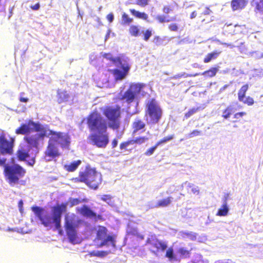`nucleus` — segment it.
I'll list each match as a JSON object with an SVG mask.
<instances>
[{
    "label": "nucleus",
    "instance_id": "nucleus-59",
    "mask_svg": "<svg viewBox=\"0 0 263 263\" xmlns=\"http://www.w3.org/2000/svg\"><path fill=\"white\" fill-rule=\"evenodd\" d=\"M118 145V140L117 139H114L111 142L112 148H115Z\"/></svg>",
    "mask_w": 263,
    "mask_h": 263
},
{
    "label": "nucleus",
    "instance_id": "nucleus-33",
    "mask_svg": "<svg viewBox=\"0 0 263 263\" xmlns=\"http://www.w3.org/2000/svg\"><path fill=\"white\" fill-rule=\"evenodd\" d=\"M129 33L131 36H138L140 35V29L136 25H132L129 28Z\"/></svg>",
    "mask_w": 263,
    "mask_h": 263
},
{
    "label": "nucleus",
    "instance_id": "nucleus-57",
    "mask_svg": "<svg viewBox=\"0 0 263 263\" xmlns=\"http://www.w3.org/2000/svg\"><path fill=\"white\" fill-rule=\"evenodd\" d=\"M18 208H19V210L22 213L23 212V200H20L19 201H18Z\"/></svg>",
    "mask_w": 263,
    "mask_h": 263
},
{
    "label": "nucleus",
    "instance_id": "nucleus-50",
    "mask_svg": "<svg viewBox=\"0 0 263 263\" xmlns=\"http://www.w3.org/2000/svg\"><path fill=\"white\" fill-rule=\"evenodd\" d=\"M112 199V196L110 195H103L101 197V200L106 202L107 203H109L111 201Z\"/></svg>",
    "mask_w": 263,
    "mask_h": 263
},
{
    "label": "nucleus",
    "instance_id": "nucleus-9",
    "mask_svg": "<svg viewBox=\"0 0 263 263\" xmlns=\"http://www.w3.org/2000/svg\"><path fill=\"white\" fill-rule=\"evenodd\" d=\"M145 245L149 246V251L155 255H158L160 253L164 252L167 248L166 241L159 239L155 235L147 238Z\"/></svg>",
    "mask_w": 263,
    "mask_h": 263
},
{
    "label": "nucleus",
    "instance_id": "nucleus-6",
    "mask_svg": "<svg viewBox=\"0 0 263 263\" xmlns=\"http://www.w3.org/2000/svg\"><path fill=\"white\" fill-rule=\"evenodd\" d=\"M145 116L149 118L148 124L155 125L158 123L162 116V109L155 99H151L146 104Z\"/></svg>",
    "mask_w": 263,
    "mask_h": 263
},
{
    "label": "nucleus",
    "instance_id": "nucleus-44",
    "mask_svg": "<svg viewBox=\"0 0 263 263\" xmlns=\"http://www.w3.org/2000/svg\"><path fill=\"white\" fill-rule=\"evenodd\" d=\"M107 254V253L106 251H93L90 253V255L91 256H97V257H104Z\"/></svg>",
    "mask_w": 263,
    "mask_h": 263
},
{
    "label": "nucleus",
    "instance_id": "nucleus-29",
    "mask_svg": "<svg viewBox=\"0 0 263 263\" xmlns=\"http://www.w3.org/2000/svg\"><path fill=\"white\" fill-rule=\"evenodd\" d=\"M69 98V95L66 91L59 90L58 91V99L59 103L66 101Z\"/></svg>",
    "mask_w": 263,
    "mask_h": 263
},
{
    "label": "nucleus",
    "instance_id": "nucleus-23",
    "mask_svg": "<svg viewBox=\"0 0 263 263\" xmlns=\"http://www.w3.org/2000/svg\"><path fill=\"white\" fill-rule=\"evenodd\" d=\"M103 57L106 59L111 61L115 66H118L119 63H120L121 61L125 59L123 56H120L118 57L114 58L111 55V54L109 53H105Z\"/></svg>",
    "mask_w": 263,
    "mask_h": 263
},
{
    "label": "nucleus",
    "instance_id": "nucleus-32",
    "mask_svg": "<svg viewBox=\"0 0 263 263\" xmlns=\"http://www.w3.org/2000/svg\"><path fill=\"white\" fill-rule=\"evenodd\" d=\"M87 201V199H81L80 198H69L68 199V202L70 203V206L72 207L74 205H78L81 202H86Z\"/></svg>",
    "mask_w": 263,
    "mask_h": 263
},
{
    "label": "nucleus",
    "instance_id": "nucleus-13",
    "mask_svg": "<svg viewBox=\"0 0 263 263\" xmlns=\"http://www.w3.org/2000/svg\"><path fill=\"white\" fill-rule=\"evenodd\" d=\"M77 211L82 216L85 217L93 219L95 221H97L98 220H104L102 215L97 214L86 205H83L81 208H78Z\"/></svg>",
    "mask_w": 263,
    "mask_h": 263
},
{
    "label": "nucleus",
    "instance_id": "nucleus-21",
    "mask_svg": "<svg viewBox=\"0 0 263 263\" xmlns=\"http://www.w3.org/2000/svg\"><path fill=\"white\" fill-rule=\"evenodd\" d=\"M133 132L137 133L138 131L144 129L145 127V123L140 119H136L132 124Z\"/></svg>",
    "mask_w": 263,
    "mask_h": 263
},
{
    "label": "nucleus",
    "instance_id": "nucleus-45",
    "mask_svg": "<svg viewBox=\"0 0 263 263\" xmlns=\"http://www.w3.org/2000/svg\"><path fill=\"white\" fill-rule=\"evenodd\" d=\"M255 11L263 12V0H259L255 3Z\"/></svg>",
    "mask_w": 263,
    "mask_h": 263
},
{
    "label": "nucleus",
    "instance_id": "nucleus-10",
    "mask_svg": "<svg viewBox=\"0 0 263 263\" xmlns=\"http://www.w3.org/2000/svg\"><path fill=\"white\" fill-rule=\"evenodd\" d=\"M144 87L142 84H134L131 85L125 91L121 100H124L127 104L133 102L138 97L141 89Z\"/></svg>",
    "mask_w": 263,
    "mask_h": 263
},
{
    "label": "nucleus",
    "instance_id": "nucleus-62",
    "mask_svg": "<svg viewBox=\"0 0 263 263\" xmlns=\"http://www.w3.org/2000/svg\"><path fill=\"white\" fill-rule=\"evenodd\" d=\"M197 14V12H196V11H194L192 12L191 13V14L190 18H191V19L194 18L195 17H196Z\"/></svg>",
    "mask_w": 263,
    "mask_h": 263
},
{
    "label": "nucleus",
    "instance_id": "nucleus-18",
    "mask_svg": "<svg viewBox=\"0 0 263 263\" xmlns=\"http://www.w3.org/2000/svg\"><path fill=\"white\" fill-rule=\"evenodd\" d=\"M247 4V0H232L231 6L233 11H236L243 9Z\"/></svg>",
    "mask_w": 263,
    "mask_h": 263
},
{
    "label": "nucleus",
    "instance_id": "nucleus-37",
    "mask_svg": "<svg viewBox=\"0 0 263 263\" xmlns=\"http://www.w3.org/2000/svg\"><path fill=\"white\" fill-rule=\"evenodd\" d=\"M212 13V10L209 7H206L204 11L200 14L199 17L202 22H206L205 17L211 15Z\"/></svg>",
    "mask_w": 263,
    "mask_h": 263
},
{
    "label": "nucleus",
    "instance_id": "nucleus-25",
    "mask_svg": "<svg viewBox=\"0 0 263 263\" xmlns=\"http://www.w3.org/2000/svg\"><path fill=\"white\" fill-rule=\"evenodd\" d=\"M29 154L28 151H27L24 148H21L16 152V157L19 161H25L26 158L29 157Z\"/></svg>",
    "mask_w": 263,
    "mask_h": 263
},
{
    "label": "nucleus",
    "instance_id": "nucleus-28",
    "mask_svg": "<svg viewBox=\"0 0 263 263\" xmlns=\"http://www.w3.org/2000/svg\"><path fill=\"white\" fill-rule=\"evenodd\" d=\"M221 53V51H215L208 53L204 58L203 62L205 63L210 62L212 60L215 59Z\"/></svg>",
    "mask_w": 263,
    "mask_h": 263
},
{
    "label": "nucleus",
    "instance_id": "nucleus-51",
    "mask_svg": "<svg viewBox=\"0 0 263 263\" xmlns=\"http://www.w3.org/2000/svg\"><path fill=\"white\" fill-rule=\"evenodd\" d=\"M130 144H132L130 140L121 143L120 145V148L121 149H126V147Z\"/></svg>",
    "mask_w": 263,
    "mask_h": 263
},
{
    "label": "nucleus",
    "instance_id": "nucleus-40",
    "mask_svg": "<svg viewBox=\"0 0 263 263\" xmlns=\"http://www.w3.org/2000/svg\"><path fill=\"white\" fill-rule=\"evenodd\" d=\"M148 140V138L146 137H139L135 139L130 140L132 144H141L144 143L145 141Z\"/></svg>",
    "mask_w": 263,
    "mask_h": 263
},
{
    "label": "nucleus",
    "instance_id": "nucleus-41",
    "mask_svg": "<svg viewBox=\"0 0 263 263\" xmlns=\"http://www.w3.org/2000/svg\"><path fill=\"white\" fill-rule=\"evenodd\" d=\"M157 21L160 23H166V22H169L170 21H175V18H173L171 20L170 19H166V17L164 15H157L156 17Z\"/></svg>",
    "mask_w": 263,
    "mask_h": 263
},
{
    "label": "nucleus",
    "instance_id": "nucleus-36",
    "mask_svg": "<svg viewBox=\"0 0 263 263\" xmlns=\"http://www.w3.org/2000/svg\"><path fill=\"white\" fill-rule=\"evenodd\" d=\"M200 109V107H193L184 114V118L187 119Z\"/></svg>",
    "mask_w": 263,
    "mask_h": 263
},
{
    "label": "nucleus",
    "instance_id": "nucleus-22",
    "mask_svg": "<svg viewBox=\"0 0 263 263\" xmlns=\"http://www.w3.org/2000/svg\"><path fill=\"white\" fill-rule=\"evenodd\" d=\"M81 163V161L80 160H78L77 161H74L70 163V164H66L64 166V169L68 172H72L76 171L78 166Z\"/></svg>",
    "mask_w": 263,
    "mask_h": 263
},
{
    "label": "nucleus",
    "instance_id": "nucleus-8",
    "mask_svg": "<svg viewBox=\"0 0 263 263\" xmlns=\"http://www.w3.org/2000/svg\"><path fill=\"white\" fill-rule=\"evenodd\" d=\"M75 215H68L65 216L64 227L68 236V239L72 243H76L78 238L76 228L77 224L74 220Z\"/></svg>",
    "mask_w": 263,
    "mask_h": 263
},
{
    "label": "nucleus",
    "instance_id": "nucleus-43",
    "mask_svg": "<svg viewBox=\"0 0 263 263\" xmlns=\"http://www.w3.org/2000/svg\"><path fill=\"white\" fill-rule=\"evenodd\" d=\"M122 20L123 24H129L133 22V18L129 17L128 15L125 13L122 14Z\"/></svg>",
    "mask_w": 263,
    "mask_h": 263
},
{
    "label": "nucleus",
    "instance_id": "nucleus-1",
    "mask_svg": "<svg viewBox=\"0 0 263 263\" xmlns=\"http://www.w3.org/2000/svg\"><path fill=\"white\" fill-rule=\"evenodd\" d=\"M87 126L92 132L88 136L91 143L99 148H105L109 142L107 133V123L97 111L90 112L86 118Z\"/></svg>",
    "mask_w": 263,
    "mask_h": 263
},
{
    "label": "nucleus",
    "instance_id": "nucleus-55",
    "mask_svg": "<svg viewBox=\"0 0 263 263\" xmlns=\"http://www.w3.org/2000/svg\"><path fill=\"white\" fill-rule=\"evenodd\" d=\"M106 18L109 23H111L114 20V16L113 14L110 13L107 15Z\"/></svg>",
    "mask_w": 263,
    "mask_h": 263
},
{
    "label": "nucleus",
    "instance_id": "nucleus-46",
    "mask_svg": "<svg viewBox=\"0 0 263 263\" xmlns=\"http://www.w3.org/2000/svg\"><path fill=\"white\" fill-rule=\"evenodd\" d=\"M201 134H202V132L201 130H199L197 129H194L193 131L191 132L190 133H189L187 137H188V138H191L194 137L201 135Z\"/></svg>",
    "mask_w": 263,
    "mask_h": 263
},
{
    "label": "nucleus",
    "instance_id": "nucleus-61",
    "mask_svg": "<svg viewBox=\"0 0 263 263\" xmlns=\"http://www.w3.org/2000/svg\"><path fill=\"white\" fill-rule=\"evenodd\" d=\"M186 236L190 237L191 239H196V236L192 234L191 233H186L185 234Z\"/></svg>",
    "mask_w": 263,
    "mask_h": 263
},
{
    "label": "nucleus",
    "instance_id": "nucleus-19",
    "mask_svg": "<svg viewBox=\"0 0 263 263\" xmlns=\"http://www.w3.org/2000/svg\"><path fill=\"white\" fill-rule=\"evenodd\" d=\"M228 197L229 195L227 194L224 198L223 204H222L221 207L218 209L216 213L217 216H225L227 215L229 211V206L227 203Z\"/></svg>",
    "mask_w": 263,
    "mask_h": 263
},
{
    "label": "nucleus",
    "instance_id": "nucleus-39",
    "mask_svg": "<svg viewBox=\"0 0 263 263\" xmlns=\"http://www.w3.org/2000/svg\"><path fill=\"white\" fill-rule=\"evenodd\" d=\"M174 136L173 135H168L167 136L163 137L162 139L157 141L156 143L159 146V145H161L163 143H166L172 140L174 138Z\"/></svg>",
    "mask_w": 263,
    "mask_h": 263
},
{
    "label": "nucleus",
    "instance_id": "nucleus-20",
    "mask_svg": "<svg viewBox=\"0 0 263 263\" xmlns=\"http://www.w3.org/2000/svg\"><path fill=\"white\" fill-rule=\"evenodd\" d=\"M172 200L171 196L167 197L166 198L159 200L154 205V208H164L168 206L171 204Z\"/></svg>",
    "mask_w": 263,
    "mask_h": 263
},
{
    "label": "nucleus",
    "instance_id": "nucleus-49",
    "mask_svg": "<svg viewBox=\"0 0 263 263\" xmlns=\"http://www.w3.org/2000/svg\"><path fill=\"white\" fill-rule=\"evenodd\" d=\"M168 29L171 31H178V26L176 23H171L168 26Z\"/></svg>",
    "mask_w": 263,
    "mask_h": 263
},
{
    "label": "nucleus",
    "instance_id": "nucleus-11",
    "mask_svg": "<svg viewBox=\"0 0 263 263\" xmlns=\"http://www.w3.org/2000/svg\"><path fill=\"white\" fill-rule=\"evenodd\" d=\"M15 139L10 138L7 140L4 132L0 134V154L3 155H11L13 154Z\"/></svg>",
    "mask_w": 263,
    "mask_h": 263
},
{
    "label": "nucleus",
    "instance_id": "nucleus-47",
    "mask_svg": "<svg viewBox=\"0 0 263 263\" xmlns=\"http://www.w3.org/2000/svg\"><path fill=\"white\" fill-rule=\"evenodd\" d=\"M158 147V146L156 143L154 146H153L152 147H150L149 148L147 149L146 151V152H145V155L148 156L152 155Z\"/></svg>",
    "mask_w": 263,
    "mask_h": 263
},
{
    "label": "nucleus",
    "instance_id": "nucleus-63",
    "mask_svg": "<svg viewBox=\"0 0 263 263\" xmlns=\"http://www.w3.org/2000/svg\"><path fill=\"white\" fill-rule=\"evenodd\" d=\"M34 163H35V160H34V159H32L31 162H29V164L31 165H32L34 164Z\"/></svg>",
    "mask_w": 263,
    "mask_h": 263
},
{
    "label": "nucleus",
    "instance_id": "nucleus-38",
    "mask_svg": "<svg viewBox=\"0 0 263 263\" xmlns=\"http://www.w3.org/2000/svg\"><path fill=\"white\" fill-rule=\"evenodd\" d=\"M217 71H218V69L217 68L212 67V68H210V69L204 71L202 73V74L206 75L209 77H213L216 75Z\"/></svg>",
    "mask_w": 263,
    "mask_h": 263
},
{
    "label": "nucleus",
    "instance_id": "nucleus-64",
    "mask_svg": "<svg viewBox=\"0 0 263 263\" xmlns=\"http://www.w3.org/2000/svg\"><path fill=\"white\" fill-rule=\"evenodd\" d=\"M211 21H212L211 20H209V21H207L206 23L209 22H211Z\"/></svg>",
    "mask_w": 263,
    "mask_h": 263
},
{
    "label": "nucleus",
    "instance_id": "nucleus-3",
    "mask_svg": "<svg viewBox=\"0 0 263 263\" xmlns=\"http://www.w3.org/2000/svg\"><path fill=\"white\" fill-rule=\"evenodd\" d=\"M6 158L0 159V166L4 167V175L8 183L13 186L19 184L21 179L24 177L26 171L18 164L9 165L6 164Z\"/></svg>",
    "mask_w": 263,
    "mask_h": 263
},
{
    "label": "nucleus",
    "instance_id": "nucleus-30",
    "mask_svg": "<svg viewBox=\"0 0 263 263\" xmlns=\"http://www.w3.org/2000/svg\"><path fill=\"white\" fill-rule=\"evenodd\" d=\"M192 250V249H191L190 250H187L184 248H180L178 249L177 253L182 258H189L190 256L191 251Z\"/></svg>",
    "mask_w": 263,
    "mask_h": 263
},
{
    "label": "nucleus",
    "instance_id": "nucleus-58",
    "mask_svg": "<svg viewBox=\"0 0 263 263\" xmlns=\"http://www.w3.org/2000/svg\"><path fill=\"white\" fill-rule=\"evenodd\" d=\"M190 263H203V260L202 259L201 256L200 255L199 259L197 260H192Z\"/></svg>",
    "mask_w": 263,
    "mask_h": 263
},
{
    "label": "nucleus",
    "instance_id": "nucleus-17",
    "mask_svg": "<svg viewBox=\"0 0 263 263\" xmlns=\"http://www.w3.org/2000/svg\"><path fill=\"white\" fill-rule=\"evenodd\" d=\"M24 139L31 147L35 148H37L39 145V141L42 140L41 137L36 134L34 135L25 137Z\"/></svg>",
    "mask_w": 263,
    "mask_h": 263
},
{
    "label": "nucleus",
    "instance_id": "nucleus-42",
    "mask_svg": "<svg viewBox=\"0 0 263 263\" xmlns=\"http://www.w3.org/2000/svg\"><path fill=\"white\" fill-rule=\"evenodd\" d=\"M247 115V113L245 111L238 112L235 114L233 116V118L235 119V120L233 121V122H240L241 118H242L243 116Z\"/></svg>",
    "mask_w": 263,
    "mask_h": 263
},
{
    "label": "nucleus",
    "instance_id": "nucleus-12",
    "mask_svg": "<svg viewBox=\"0 0 263 263\" xmlns=\"http://www.w3.org/2000/svg\"><path fill=\"white\" fill-rule=\"evenodd\" d=\"M118 67L122 68V70L115 69L112 70V74L114 75L116 80H121L126 77L130 69V66L128 63L127 58L124 59L119 63Z\"/></svg>",
    "mask_w": 263,
    "mask_h": 263
},
{
    "label": "nucleus",
    "instance_id": "nucleus-35",
    "mask_svg": "<svg viewBox=\"0 0 263 263\" xmlns=\"http://www.w3.org/2000/svg\"><path fill=\"white\" fill-rule=\"evenodd\" d=\"M165 256L168 258L170 261L177 260L176 256L174 253V250L172 247H170L167 249Z\"/></svg>",
    "mask_w": 263,
    "mask_h": 263
},
{
    "label": "nucleus",
    "instance_id": "nucleus-5",
    "mask_svg": "<svg viewBox=\"0 0 263 263\" xmlns=\"http://www.w3.org/2000/svg\"><path fill=\"white\" fill-rule=\"evenodd\" d=\"M122 108L120 105L106 106L102 109L103 115L108 120L107 127L113 130L118 129L121 125Z\"/></svg>",
    "mask_w": 263,
    "mask_h": 263
},
{
    "label": "nucleus",
    "instance_id": "nucleus-14",
    "mask_svg": "<svg viewBox=\"0 0 263 263\" xmlns=\"http://www.w3.org/2000/svg\"><path fill=\"white\" fill-rule=\"evenodd\" d=\"M249 86L248 84L242 85L238 91V100L239 101L242 102L248 106H252L254 103L253 98L248 96L246 98V95L248 90Z\"/></svg>",
    "mask_w": 263,
    "mask_h": 263
},
{
    "label": "nucleus",
    "instance_id": "nucleus-56",
    "mask_svg": "<svg viewBox=\"0 0 263 263\" xmlns=\"http://www.w3.org/2000/svg\"><path fill=\"white\" fill-rule=\"evenodd\" d=\"M40 7V5L39 3H36L34 5H32L30 6V8L33 10H37L39 9Z\"/></svg>",
    "mask_w": 263,
    "mask_h": 263
},
{
    "label": "nucleus",
    "instance_id": "nucleus-31",
    "mask_svg": "<svg viewBox=\"0 0 263 263\" xmlns=\"http://www.w3.org/2000/svg\"><path fill=\"white\" fill-rule=\"evenodd\" d=\"M233 112V107L231 105L228 106L223 111L222 117L224 119H229Z\"/></svg>",
    "mask_w": 263,
    "mask_h": 263
},
{
    "label": "nucleus",
    "instance_id": "nucleus-52",
    "mask_svg": "<svg viewBox=\"0 0 263 263\" xmlns=\"http://www.w3.org/2000/svg\"><path fill=\"white\" fill-rule=\"evenodd\" d=\"M148 3V0H136V4L141 7H145Z\"/></svg>",
    "mask_w": 263,
    "mask_h": 263
},
{
    "label": "nucleus",
    "instance_id": "nucleus-16",
    "mask_svg": "<svg viewBox=\"0 0 263 263\" xmlns=\"http://www.w3.org/2000/svg\"><path fill=\"white\" fill-rule=\"evenodd\" d=\"M29 125L33 126L34 131L40 132L39 134H37L36 135H39V136H40L41 137L42 140H43L44 138L46 135L47 131L46 129L40 124L35 123L31 120L29 121Z\"/></svg>",
    "mask_w": 263,
    "mask_h": 263
},
{
    "label": "nucleus",
    "instance_id": "nucleus-26",
    "mask_svg": "<svg viewBox=\"0 0 263 263\" xmlns=\"http://www.w3.org/2000/svg\"><path fill=\"white\" fill-rule=\"evenodd\" d=\"M57 143H59L62 147L68 145L70 143L69 137L67 134L61 132V135Z\"/></svg>",
    "mask_w": 263,
    "mask_h": 263
},
{
    "label": "nucleus",
    "instance_id": "nucleus-60",
    "mask_svg": "<svg viewBox=\"0 0 263 263\" xmlns=\"http://www.w3.org/2000/svg\"><path fill=\"white\" fill-rule=\"evenodd\" d=\"M19 100L20 102H25V103H26L27 102H28L29 101V99L27 98H25V97H20V99H19Z\"/></svg>",
    "mask_w": 263,
    "mask_h": 263
},
{
    "label": "nucleus",
    "instance_id": "nucleus-24",
    "mask_svg": "<svg viewBox=\"0 0 263 263\" xmlns=\"http://www.w3.org/2000/svg\"><path fill=\"white\" fill-rule=\"evenodd\" d=\"M30 125H29V122L28 124H22L21 126L15 130V134L17 135H25L30 132Z\"/></svg>",
    "mask_w": 263,
    "mask_h": 263
},
{
    "label": "nucleus",
    "instance_id": "nucleus-7",
    "mask_svg": "<svg viewBox=\"0 0 263 263\" xmlns=\"http://www.w3.org/2000/svg\"><path fill=\"white\" fill-rule=\"evenodd\" d=\"M108 230L104 226H98L96 232V236L94 240L95 241H100L99 247H102L104 246H107L109 243L111 246L116 247V240L114 235H108Z\"/></svg>",
    "mask_w": 263,
    "mask_h": 263
},
{
    "label": "nucleus",
    "instance_id": "nucleus-2",
    "mask_svg": "<svg viewBox=\"0 0 263 263\" xmlns=\"http://www.w3.org/2000/svg\"><path fill=\"white\" fill-rule=\"evenodd\" d=\"M67 202L53 206L52 208V216L45 209L37 206L31 207V210L45 227L51 228L54 223L57 230L61 227V217L63 213L67 210Z\"/></svg>",
    "mask_w": 263,
    "mask_h": 263
},
{
    "label": "nucleus",
    "instance_id": "nucleus-34",
    "mask_svg": "<svg viewBox=\"0 0 263 263\" xmlns=\"http://www.w3.org/2000/svg\"><path fill=\"white\" fill-rule=\"evenodd\" d=\"M49 134L51 136L49 142H57L61 135V132H57L52 130H49Z\"/></svg>",
    "mask_w": 263,
    "mask_h": 263
},
{
    "label": "nucleus",
    "instance_id": "nucleus-54",
    "mask_svg": "<svg viewBox=\"0 0 263 263\" xmlns=\"http://www.w3.org/2000/svg\"><path fill=\"white\" fill-rule=\"evenodd\" d=\"M215 263H235L231 259H227L224 260H219L216 261Z\"/></svg>",
    "mask_w": 263,
    "mask_h": 263
},
{
    "label": "nucleus",
    "instance_id": "nucleus-48",
    "mask_svg": "<svg viewBox=\"0 0 263 263\" xmlns=\"http://www.w3.org/2000/svg\"><path fill=\"white\" fill-rule=\"evenodd\" d=\"M152 31L149 30V29H147L146 30L144 33H143V40L145 41H147L149 40V37L152 36Z\"/></svg>",
    "mask_w": 263,
    "mask_h": 263
},
{
    "label": "nucleus",
    "instance_id": "nucleus-27",
    "mask_svg": "<svg viewBox=\"0 0 263 263\" xmlns=\"http://www.w3.org/2000/svg\"><path fill=\"white\" fill-rule=\"evenodd\" d=\"M130 13L135 16L136 17L141 18L144 20H147L148 18V15L144 12H141L134 9H130L129 10Z\"/></svg>",
    "mask_w": 263,
    "mask_h": 263
},
{
    "label": "nucleus",
    "instance_id": "nucleus-4",
    "mask_svg": "<svg viewBox=\"0 0 263 263\" xmlns=\"http://www.w3.org/2000/svg\"><path fill=\"white\" fill-rule=\"evenodd\" d=\"M75 182H84L90 188L96 190L102 181L101 175L95 169L86 167L84 171H80L78 177L73 179Z\"/></svg>",
    "mask_w": 263,
    "mask_h": 263
},
{
    "label": "nucleus",
    "instance_id": "nucleus-15",
    "mask_svg": "<svg viewBox=\"0 0 263 263\" xmlns=\"http://www.w3.org/2000/svg\"><path fill=\"white\" fill-rule=\"evenodd\" d=\"M45 157H48V160H50L51 159L60 156L57 147L55 146L54 143L51 142H48V144L46 151H45Z\"/></svg>",
    "mask_w": 263,
    "mask_h": 263
},
{
    "label": "nucleus",
    "instance_id": "nucleus-53",
    "mask_svg": "<svg viewBox=\"0 0 263 263\" xmlns=\"http://www.w3.org/2000/svg\"><path fill=\"white\" fill-rule=\"evenodd\" d=\"M162 11L164 13L168 14L173 11V9L170 6H164L162 8Z\"/></svg>",
    "mask_w": 263,
    "mask_h": 263
}]
</instances>
